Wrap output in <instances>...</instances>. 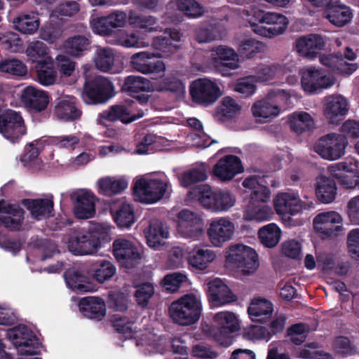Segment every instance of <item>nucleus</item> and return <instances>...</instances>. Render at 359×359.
<instances>
[{
    "label": "nucleus",
    "mask_w": 359,
    "mask_h": 359,
    "mask_svg": "<svg viewBox=\"0 0 359 359\" xmlns=\"http://www.w3.org/2000/svg\"><path fill=\"white\" fill-rule=\"evenodd\" d=\"M65 279L67 286L73 290L81 292L91 291V286L87 283L86 276L74 269L66 271Z\"/></svg>",
    "instance_id": "54"
},
{
    "label": "nucleus",
    "mask_w": 359,
    "mask_h": 359,
    "mask_svg": "<svg viewBox=\"0 0 359 359\" xmlns=\"http://www.w3.org/2000/svg\"><path fill=\"white\" fill-rule=\"evenodd\" d=\"M96 186L100 194L111 196L123 191L128 186V181L125 177L116 178L106 176L99 179Z\"/></svg>",
    "instance_id": "36"
},
{
    "label": "nucleus",
    "mask_w": 359,
    "mask_h": 359,
    "mask_svg": "<svg viewBox=\"0 0 359 359\" xmlns=\"http://www.w3.org/2000/svg\"><path fill=\"white\" fill-rule=\"evenodd\" d=\"M123 88L130 95H135L140 92H149L152 90L151 82L147 79L131 75L125 79Z\"/></svg>",
    "instance_id": "51"
},
{
    "label": "nucleus",
    "mask_w": 359,
    "mask_h": 359,
    "mask_svg": "<svg viewBox=\"0 0 359 359\" xmlns=\"http://www.w3.org/2000/svg\"><path fill=\"white\" fill-rule=\"evenodd\" d=\"M113 255L126 268L133 267L140 259V253L135 245L124 238L116 239L113 243Z\"/></svg>",
    "instance_id": "25"
},
{
    "label": "nucleus",
    "mask_w": 359,
    "mask_h": 359,
    "mask_svg": "<svg viewBox=\"0 0 359 359\" xmlns=\"http://www.w3.org/2000/svg\"><path fill=\"white\" fill-rule=\"evenodd\" d=\"M342 217L336 211L318 214L313 224L317 233L323 238L336 236L341 231Z\"/></svg>",
    "instance_id": "22"
},
{
    "label": "nucleus",
    "mask_w": 359,
    "mask_h": 359,
    "mask_svg": "<svg viewBox=\"0 0 359 359\" xmlns=\"http://www.w3.org/2000/svg\"><path fill=\"white\" fill-rule=\"evenodd\" d=\"M208 166L205 164L196 166L182 174L180 179V184L186 187L194 183L205 181L208 177Z\"/></svg>",
    "instance_id": "57"
},
{
    "label": "nucleus",
    "mask_w": 359,
    "mask_h": 359,
    "mask_svg": "<svg viewBox=\"0 0 359 359\" xmlns=\"http://www.w3.org/2000/svg\"><path fill=\"white\" fill-rule=\"evenodd\" d=\"M13 22L15 28L25 34L35 33L40 25L39 15L34 13L20 14Z\"/></svg>",
    "instance_id": "44"
},
{
    "label": "nucleus",
    "mask_w": 359,
    "mask_h": 359,
    "mask_svg": "<svg viewBox=\"0 0 359 359\" xmlns=\"http://www.w3.org/2000/svg\"><path fill=\"white\" fill-rule=\"evenodd\" d=\"M89 39L85 36L76 35L68 38L63 44L65 51L72 56H79L88 50Z\"/></svg>",
    "instance_id": "56"
},
{
    "label": "nucleus",
    "mask_w": 359,
    "mask_h": 359,
    "mask_svg": "<svg viewBox=\"0 0 359 359\" xmlns=\"http://www.w3.org/2000/svg\"><path fill=\"white\" fill-rule=\"evenodd\" d=\"M288 123L291 129L299 134L313 129L316 124L313 116L304 111H296L290 114Z\"/></svg>",
    "instance_id": "38"
},
{
    "label": "nucleus",
    "mask_w": 359,
    "mask_h": 359,
    "mask_svg": "<svg viewBox=\"0 0 359 359\" xmlns=\"http://www.w3.org/2000/svg\"><path fill=\"white\" fill-rule=\"evenodd\" d=\"M325 18L334 26L341 27L351 20L353 13L351 8L344 4L334 5L327 9Z\"/></svg>",
    "instance_id": "42"
},
{
    "label": "nucleus",
    "mask_w": 359,
    "mask_h": 359,
    "mask_svg": "<svg viewBox=\"0 0 359 359\" xmlns=\"http://www.w3.org/2000/svg\"><path fill=\"white\" fill-rule=\"evenodd\" d=\"M0 43L12 53L18 52L22 46V41L18 34L12 32L0 33Z\"/></svg>",
    "instance_id": "62"
},
{
    "label": "nucleus",
    "mask_w": 359,
    "mask_h": 359,
    "mask_svg": "<svg viewBox=\"0 0 359 359\" xmlns=\"http://www.w3.org/2000/svg\"><path fill=\"white\" fill-rule=\"evenodd\" d=\"M206 63L210 69L226 76L239 67V57L234 49L221 45L212 48L207 55Z\"/></svg>",
    "instance_id": "10"
},
{
    "label": "nucleus",
    "mask_w": 359,
    "mask_h": 359,
    "mask_svg": "<svg viewBox=\"0 0 359 359\" xmlns=\"http://www.w3.org/2000/svg\"><path fill=\"white\" fill-rule=\"evenodd\" d=\"M324 39L318 34H311L299 37L295 42V49L302 57L314 58L324 48Z\"/></svg>",
    "instance_id": "28"
},
{
    "label": "nucleus",
    "mask_w": 359,
    "mask_h": 359,
    "mask_svg": "<svg viewBox=\"0 0 359 359\" xmlns=\"http://www.w3.org/2000/svg\"><path fill=\"white\" fill-rule=\"evenodd\" d=\"M114 43L127 48H142L149 46V43L145 41L138 34L135 33L129 34L123 29L116 33Z\"/></svg>",
    "instance_id": "47"
},
{
    "label": "nucleus",
    "mask_w": 359,
    "mask_h": 359,
    "mask_svg": "<svg viewBox=\"0 0 359 359\" xmlns=\"http://www.w3.org/2000/svg\"><path fill=\"white\" fill-rule=\"evenodd\" d=\"M317 348L316 343L306 345L299 351V356L302 359H333L330 354L319 351Z\"/></svg>",
    "instance_id": "63"
},
{
    "label": "nucleus",
    "mask_w": 359,
    "mask_h": 359,
    "mask_svg": "<svg viewBox=\"0 0 359 359\" xmlns=\"http://www.w3.org/2000/svg\"><path fill=\"white\" fill-rule=\"evenodd\" d=\"M111 227L97 224L89 229H80L74 231L69 236L67 247L74 255H92L101 248L102 243L111 240Z\"/></svg>",
    "instance_id": "3"
},
{
    "label": "nucleus",
    "mask_w": 359,
    "mask_h": 359,
    "mask_svg": "<svg viewBox=\"0 0 359 359\" xmlns=\"http://www.w3.org/2000/svg\"><path fill=\"white\" fill-rule=\"evenodd\" d=\"M273 216V211L268 205H253L250 203L243 213V218L247 221L262 222L270 220Z\"/></svg>",
    "instance_id": "45"
},
{
    "label": "nucleus",
    "mask_w": 359,
    "mask_h": 359,
    "mask_svg": "<svg viewBox=\"0 0 359 359\" xmlns=\"http://www.w3.org/2000/svg\"><path fill=\"white\" fill-rule=\"evenodd\" d=\"M0 71L3 73L22 76L27 74L25 64L16 58L5 59L0 61Z\"/></svg>",
    "instance_id": "59"
},
{
    "label": "nucleus",
    "mask_w": 359,
    "mask_h": 359,
    "mask_svg": "<svg viewBox=\"0 0 359 359\" xmlns=\"http://www.w3.org/2000/svg\"><path fill=\"white\" fill-rule=\"evenodd\" d=\"M128 21L131 26L145 29L149 32H155L160 31L157 24V18L152 15H138L134 11H130L128 14Z\"/></svg>",
    "instance_id": "50"
},
{
    "label": "nucleus",
    "mask_w": 359,
    "mask_h": 359,
    "mask_svg": "<svg viewBox=\"0 0 359 359\" xmlns=\"http://www.w3.org/2000/svg\"><path fill=\"white\" fill-rule=\"evenodd\" d=\"M281 231L274 223L262 227L259 231L261 243L267 248H273L280 241Z\"/></svg>",
    "instance_id": "55"
},
{
    "label": "nucleus",
    "mask_w": 359,
    "mask_h": 359,
    "mask_svg": "<svg viewBox=\"0 0 359 359\" xmlns=\"http://www.w3.org/2000/svg\"><path fill=\"white\" fill-rule=\"evenodd\" d=\"M307 196L302 199L297 190L288 189L278 191L273 199V208L278 215L295 216L313 206Z\"/></svg>",
    "instance_id": "8"
},
{
    "label": "nucleus",
    "mask_w": 359,
    "mask_h": 359,
    "mask_svg": "<svg viewBox=\"0 0 359 359\" xmlns=\"http://www.w3.org/2000/svg\"><path fill=\"white\" fill-rule=\"evenodd\" d=\"M79 310L86 317L100 320L106 314L104 301L99 297H87L79 302Z\"/></svg>",
    "instance_id": "33"
},
{
    "label": "nucleus",
    "mask_w": 359,
    "mask_h": 359,
    "mask_svg": "<svg viewBox=\"0 0 359 359\" xmlns=\"http://www.w3.org/2000/svg\"><path fill=\"white\" fill-rule=\"evenodd\" d=\"M273 311L272 303L262 297L252 299L248 306V313L252 321L262 322L271 316Z\"/></svg>",
    "instance_id": "34"
},
{
    "label": "nucleus",
    "mask_w": 359,
    "mask_h": 359,
    "mask_svg": "<svg viewBox=\"0 0 359 359\" xmlns=\"http://www.w3.org/2000/svg\"><path fill=\"white\" fill-rule=\"evenodd\" d=\"M241 15L250 25L252 30L256 34L267 38L282 34L289 23L285 15L276 12L266 11L256 6L243 10Z\"/></svg>",
    "instance_id": "2"
},
{
    "label": "nucleus",
    "mask_w": 359,
    "mask_h": 359,
    "mask_svg": "<svg viewBox=\"0 0 359 359\" xmlns=\"http://www.w3.org/2000/svg\"><path fill=\"white\" fill-rule=\"evenodd\" d=\"M189 127L195 131L189 135V138L192 140V145L197 147H207L214 142L203 131V125L201 122L196 118H189L187 120Z\"/></svg>",
    "instance_id": "46"
},
{
    "label": "nucleus",
    "mask_w": 359,
    "mask_h": 359,
    "mask_svg": "<svg viewBox=\"0 0 359 359\" xmlns=\"http://www.w3.org/2000/svg\"><path fill=\"white\" fill-rule=\"evenodd\" d=\"M348 111V102L344 96L331 95L324 98L323 115L330 124H339L345 118Z\"/></svg>",
    "instance_id": "23"
},
{
    "label": "nucleus",
    "mask_w": 359,
    "mask_h": 359,
    "mask_svg": "<svg viewBox=\"0 0 359 359\" xmlns=\"http://www.w3.org/2000/svg\"><path fill=\"white\" fill-rule=\"evenodd\" d=\"M348 140L344 135L331 133L320 137L313 144V149L321 158L336 161L345 154Z\"/></svg>",
    "instance_id": "11"
},
{
    "label": "nucleus",
    "mask_w": 359,
    "mask_h": 359,
    "mask_svg": "<svg viewBox=\"0 0 359 359\" xmlns=\"http://www.w3.org/2000/svg\"><path fill=\"white\" fill-rule=\"evenodd\" d=\"M177 6L188 18H196L205 13L204 8L196 0H177Z\"/></svg>",
    "instance_id": "60"
},
{
    "label": "nucleus",
    "mask_w": 359,
    "mask_h": 359,
    "mask_svg": "<svg viewBox=\"0 0 359 359\" xmlns=\"http://www.w3.org/2000/svg\"><path fill=\"white\" fill-rule=\"evenodd\" d=\"M6 337L13 342L20 355H34L39 354V344L38 339L26 326H18L8 330Z\"/></svg>",
    "instance_id": "14"
},
{
    "label": "nucleus",
    "mask_w": 359,
    "mask_h": 359,
    "mask_svg": "<svg viewBox=\"0 0 359 359\" xmlns=\"http://www.w3.org/2000/svg\"><path fill=\"white\" fill-rule=\"evenodd\" d=\"M54 114L59 119L73 121L81 116V111L79 109L74 97L63 95L56 100Z\"/></svg>",
    "instance_id": "30"
},
{
    "label": "nucleus",
    "mask_w": 359,
    "mask_h": 359,
    "mask_svg": "<svg viewBox=\"0 0 359 359\" xmlns=\"http://www.w3.org/2000/svg\"><path fill=\"white\" fill-rule=\"evenodd\" d=\"M316 193L318 200L325 204L332 203L337 194V186L334 181L324 175L316 179Z\"/></svg>",
    "instance_id": "35"
},
{
    "label": "nucleus",
    "mask_w": 359,
    "mask_h": 359,
    "mask_svg": "<svg viewBox=\"0 0 359 359\" xmlns=\"http://www.w3.org/2000/svg\"><path fill=\"white\" fill-rule=\"evenodd\" d=\"M115 54L110 48H98L95 53L94 62L97 69L102 72H111Z\"/></svg>",
    "instance_id": "53"
},
{
    "label": "nucleus",
    "mask_w": 359,
    "mask_h": 359,
    "mask_svg": "<svg viewBox=\"0 0 359 359\" xmlns=\"http://www.w3.org/2000/svg\"><path fill=\"white\" fill-rule=\"evenodd\" d=\"M177 231L182 238L198 241L204 233L203 219L199 214L184 209L177 215Z\"/></svg>",
    "instance_id": "12"
},
{
    "label": "nucleus",
    "mask_w": 359,
    "mask_h": 359,
    "mask_svg": "<svg viewBox=\"0 0 359 359\" xmlns=\"http://www.w3.org/2000/svg\"><path fill=\"white\" fill-rule=\"evenodd\" d=\"M243 168L240 158L233 155H226L215 165L213 173L222 182L231 181L236 175L242 172Z\"/></svg>",
    "instance_id": "27"
},
{
    "label": "nucleus",
    "mask_w": 359,
    "mask_h": 359,
    "mask_svg": "<svg viewBox=\"0 0 359 359\" xmlns=\"http://www.w3.org/2000/svg\"><path fill=\"white\" fill-rule=\"evenodd\" d=\"M224 257L226 265L243 276L252 275L259 265L256 251L241 243L229 245L225 251Z\"/></svg>",
    "instance_id": "5"
},
{
    "label": "nucleus",
    "mask_w": 359,
    "mask_h": 359,
    "mask_svg": "<svg viewBox=\"0 0 359 359\" xmlns=\"http://www.w3.org/2000/svg\"><path fill=\"white\" fill-rule=\"evenodd\" d=\"M235 225L227 217L214 218L210 221L207 234L211 244L216 248L231 240L235 233Z\"/></svg>",
    "instance_id": "19"
},
{
    "label": "nucleus",
    "mask_w": 359,
    "mask_h": 359,
    "mask_svg": "<svg viewBox=\"0 0 359 359\" xmlns=\"http://www.w3.org/2000/svg\"><path fill=\"white\" fill-rule=\"evenodd\" d=\"M70 198L74 205V213L79 219H88L95 214V196L87 189L71 191Z\"/></svg>",
    "instance_id": "24"
},
{
    "label": "nucleus",
    "mask_w": 359,
    "mask_h": 359,
    "mask_svg": "<svg viewBox=\"0 0 359 359\" xmlns=\"http://www.w3.org/2000/svg\"><path fill=\"white\" fill-rule=\"evenodd\" d=\"M291 93L285 90H270L267 95L255 101L251 107L253 116L260 122H267L277 117L282 104L290 102Z\"/></svg>",
    "instance_id": "6"
},
{
    "label": "nucleus",
    "mask_w": 359,
    "mask_h": 359,
    "mask_svg": "<svg viewBox=\"0 0 359 359\" xmlns=\"http://www.w3.org/2000/svg\"><path fill=\"white\" fill-rule=\"evenodd\" d=\"M189 194L193 198L198 200L205 208L215 212H226L236 202V197L231 191L226 189L212 191L207 184L194 187Z\"/></svg>",
    "instance_id": "4"
},
{
    "label": "nucleus",
    "mask_w": 359,
    "mask_h": 359,
    "mask_svg": "<svg viewBox=\"0 0 359 359\" xmlns=\"http://www.w3.org/2000/svg\"><path fill=\"white\" fill-rule=\"evenodd\" d=\"M187 280V277L182 273H172L166 275L163 278V287L169 292L177 291L181 285Z\"/></svg>",
    "instance_id": "64"
},
{
    "label": "nucleus",
    "mask_w": 359,
    "mask_h": 359,
    "mask_svg": "<svg viewBox=\"0 0 359 359\" xmlns=\"http://www.w3.org/2000/svg\"><path fill=\"white\" fill-rule=\"evenodd\" d=\"M208 296L212 306L218 307L236 301V297L220 278H214L208 283Z\"/></svg>",
    "instance_id": "26"
},
{
    "label": "nucleus",
    "mask_w": 359,
    "mask_h": 359,
    "mask_svg": "<svg viewBox=\"0 0 359 359\" xmlns=\"http://www.w3.org/2000/svg\"><path fill=\"white\" fill-rule=\"evenodd\" d=\"M216 259V253L213 250L206 248H194L189 252V264L198 270H205Z\"/></svg>",
    "instance_id": "37"
},
{
    "label": "nucleus",
    "mask_w": 359,
    "mask_h": 359,
    "mask_svg": "<svg viewBox=\"0 0 359 359\" xmlns=\"http://www.w3.org/2000/svg\"><path fill=\"white\" fill-rule=\"evenodd\" d=\"M241 107L230 97L222 99L220 106L216 111V116L222 121L236 118L241 112Z\"/></svg>",
    "instance_id": "49"
},
{
    "label": "nucleus",
    "mask_w": 359,
    "mask_h": 359,
    "mask_svg": "<svg viewBox=\"0 0 359 359\" xmlns=\"http://www.w3.org/2000/svg\"><path fill=\"white\" fill-rule=\"evenodd\" d=\"M144 112H139L137 115H130V110L123 105L112 106L109 110L100 114V117L109 121L121 120L123 123H130L136 119L143 117Z\"/></svg>",
    "instance_id": "39"
},
{
    "label": "nucleus",
    "mask_w": 359,
    "mask_h": 359,
    "mask_svg": "<svg viewBox=\"0 0 359 359\" xmlns=\"http://www.w3.org/2000/svg\"><path fill=\"white\" fill-rule=\"evenodd\" d=\"M128 15L125 11L116 10L105 16H93L90 25L93 32L101 36H109L114 29L126 26Z\"/></svg>",
    "instance_id": "16"
},
{
    "label": "nucleus",
    "mask_w": 359,
    "mask_h": 359,
    "mask_svg": "<svg viewBox=\"0 0 359 359\" xmlns=\"http://www.w3.org/2000/svg\"><path fill=\"white\" fill-rule=\"evenodd\" d=\"M144 232L148 245L154 249L163 245L169 235L168 227L157 219H151Z\"/></svg>",
    "instance_id": "31"
},
{
    "label": "nucleus",
    "mask_w": 359,
    "mask_h": 359,
    "mask_svg": "<svg viewBox=\"0 0 359 359\" xmlns=\"http://www.w3.org/2000/svg\"><path fill=\"white\" fill-rule=\"evenodd\" d=\"M114 219L120 227H130L135 222L133 208L128 202H121L116 210H112Z\"/></svg>",
    "instance_id": "48"
},
{
    "label": "nucleus",
    "mask_w": 359,
    "mask_h": 359,
    "mask_svg": "<svg viewBox=\"0 0 359 359\" xmlns=\"http://www.w3.org/2000/svg\"><path fill=\"white\" fill-rule=\"evenodd\" d=\"M25 54L28 60L36 65L46 62H50L53 60L49 48L41 41L30 42L26 48Z\"/></svg>",
    "instance_id": "41"
},
{
    "label": "nucleus",
    "mask_w": 359,
    "mask_h": 359,
    "mask_svg": "<svg viewBox=\"0 0 359 359\" xmlns=\"http://www.w3.org/2000/svg\"><path fill=\"white\" fill-rule=\"evenodd\" d=\"M170 190L171 184L166 177L141 178L134 185V192L139 201L147 204L159 201Z\"/></svg>",
    "instance_id": "9"
},
{
    "label": "nucleus",
    "mask_w": 359,
    "mask_h": 359,
    "mask_svg": "<svg viewBox=\"0 0 359 359\" xmlns=\"http://www.w3.org/2000/svg\"><path fill=\"white\" fill-rule=\"evenodd\" d=\"M215 331L212 334L215 340L223 346L231 344V334L238 330L239 321L237 316L231 311L217 313L213 318Z\"/></svg>",
    "instance_id": "13"
},
{
    "label": "nucleus",
    "mask_w": 359,
    "mask_h": 359,
    "mask_svg": "<svg viewBox=\"0 0 359 359\" xmlns=\"http://www.w3.org/2000/svg\"><path fill=\"white\" fill-rule=\"evenodd\" d=\"M24 219V211L18 205L0 203V225L12 231L19 230Z\"/></svg>",
    "instance_id": "32"
},
{
    "label": "nucleus",
    "mask_w": 359,
    "mask_h": 359,
    "mask_svg": "<svg viewBox=\"0 0 359 359\" xmlns=\"http://www.w3.org/2000/svg\"><path fill=\"white\" fill-rule=\"evenodd\" d=\"M24 204L34 217L41 219L50 215L53 208V196L44 199H27Z\"/></svg>",
    "instance_id": "43"
},
{
    "label": "nucleus",
    "mask_w": 359,
    "mask_h": 359,
    "mask_svg": "<svg viewBox=\"0 0 359 359\" xmlns=\"http://www.w3.org/2000/svg\"><path fill=\"white\" fill-rule=\"evenodd\" d=\"M192 100L200 104L208 106L215 102L222 95L219 85L209 79H198L190 86Z\"/></svg>",
    "instance_id": "15"
},
{
    "label": "nucleus",
    "mask_w": 359,
    "mask_h": 359,
    "mask_svg": "<svg viewBox=\"0 0 359 359\" xmlns=\"http://www.w3.org/2000/svg\"><path fill=\"white\" fill-rule=\"evenodd\" d=\"M37 81L43 86H48L55 83L57 72L53 67V60L35 65Z\"/></svg>",
    "instance_id": "52"
},
{
    "label": "nucleus",
    "mask_w": 359,
    "mask_h": 359,
    "mask_svg": "<svg viewBox=\"0 0 359 359\" xmlns=\"http://www.w3.org/2000/svg\"><path fill=\"white\" fill-rule=\"evenodd\" d=\"M201 311V297L193 293L184 294L173 302L169 308L170 316L173 322L185 326L198 321Z\"/></svg>",
    "instance_id": "7"
},
{
    "label": "nucleus",
    "mask_w": 359,
    "mask_h": 359,
    "mask_svg": "<svg viewBox=\"0 0 359 359\" xmlns=\"http://www.w3.org/2000/svg\"><path fill=\"white\" fill-rule=\"evenodd\" d=\"M301 83L304 91L313 93L331 87L334 84L335 79L320 68L309 67L303 71Z\"/></svg>",
    "instance_id": "21"
},
{
    "label": "nucleus",
    "mask_w": 359,
    "mask_h": 359,
    "mask_svg": "<svg viewBox=\"0 0 359 359\" xmlns=\"http://www.w3.org/2000/svg\"><path fill=\"white\" fill-rule=\"evenodd\" d=\"M21 97L27 107L36 111L45 110L50 102V97L47 92L32 86L23 89Z\"/></svg>",
    "instance_id": "29"
},
{
    "label": "nucleus",
    "mask_w": 359,
    "mask_h": 359,
    "mask_svg": "<svg viewBox=\"0 0 359 359\" xmlns=\"http://www.w3.org/2000/svg\"><path fill=\"white\" fill-rule=\"evenodd\" d=\"M320 62L323 65L341 74H351L357 68L355 64L347 62L341 56L335 54L323 55L320 57Z\"/></svg>",
    "instance_id": "40"
},
{
    "label": "nucleus",
    "mask_w": 359,
    "mask_h": 359,
    "mask_svg": "<svg viewBox=\"0 0 359 359\" xmlns=\"http://www.w3.org/2000/svg\"><path fill=\"white\" fill-rule=\"evenodd\" d=\"M184 36L175 28L166 29L163 35L154 37L151 46L159 53L141 51L130 57L132 67L144 74L164 75L165 64L162 60L151 61L152 58L168 57L182 48Z\"/></svg>",
    "instance_id": "1"
},
{
    "label": "nucleus",
    "mask_w": 359,
    "mask_h": 359,
    "mask_svg": "<svg viewBox=\"0 0 359 359\" xmlns=\"http://www.w3.org/2000/svg\"><path fill=\"white\" fill-rule=\"evenodd\" d=\"M116 269L114 265L109 261H101L94 270V278L99 283H104L109 280L116 273Z\"/></svg>",
    "instance_id": "61"
},
{
    "label": "nucleus",
    "mask_w": 359,
    "mask_h": 359,
    "mask_svg": "<svg viewBox=\"0 0 359 359\" xmlns=\"http://www.w3.org/2000/svg\"><path fill=\"white\" fill-rule=\"evenodd\" d=\"M328 170L346 188L353 189L359 184V161L355 158H347L330 165Z\"/></svg>",
    "instance_id": "18"
},
{
    "label": "nucleus",
    "mask_w": 359,
    "mask_h": 359,
    "mask_svg": "<svg viewBox=\"0 0 359 359\" xmlns=\"http://www.w3.org/2000/svg\"><path fill=\"white\" fill-rule=\"evenodd\" d=\"M264 44L251 37H245L238 43V52L242 56L251 57L264 49Z\"/></svg>",
    "instance_id": "58"
},
{
    "label": "nucleus",
    "mask_w": 359,
    "mask_h": 359,
    "mask_svg": "<svg viewBox=\"0 0 359 359\" xmlns=\"http://www.w3.org/2000/svg\"><path fill=\"white\" fill-rule=\"evenodd\" d=\"M0 133L12 142L18 141L26 133V128L20 114L7 110L0 115Z\"/></svg>",
    "instance_id": "20"
},
{
    "label": "nucleus",
    "mask_w": 359,
    "mask_h": 359,
    "mask_svg": "<svg viewBox=\"0 0 359 359\" xmlns=\"http://www.w3.org/2000/svg\"><path fill=\"white\" fill-rule=\"evenodd\" d=\"M114 96V86L105 77L97 76L88 81L84 86L82 97L87 104H97L107 101Z\"/></svg>",
    "instance_id": "17"
}]
</instances>
